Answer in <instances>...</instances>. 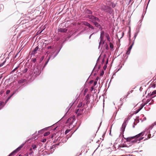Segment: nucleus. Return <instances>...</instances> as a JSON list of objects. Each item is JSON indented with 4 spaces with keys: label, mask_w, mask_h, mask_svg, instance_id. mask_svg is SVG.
<instances>
[{
    "label": "nucleus",
    "mask_w": 156,
    "mask_h": 156,
    "mask_svg": "<svg viewBox=\"0 0 156 156\" xmlns=\"http://www.w3.org/2000/svg\"><path fill=\"white\" fill-rule=\"evenodd\" d=\"M100 78L99 77H97L95 81H97Z\"/></svg>",
    "instance_id": "a18cd8bd"
},
{
    "label": "nucleus",
    "mask_w": 156,
    "mask_h": 156,
    "mask_svg": "<svg viewBox=\"0 0 156 156\" xmlns=\"http://www.w3.org/2000/svg\"><path fill=\"white\" fill-rule=\"evenodd\" d=\"M149 136V135H148V138H150L151 137V134H150V136Z\"/></svg>",
    "instance_id": "680f3d73"
},
{
    "label": "nucleus",
    "mask_w": 156,
    "mask_h": 156,
    "mask_svg": "<svg viewBox=\"0 0 156 156\" xmlns=\"http://www.w3.org/2000/svg\"><path fill=\"white\" fill-rule=\"evenodd\" d=\"M19 66H18L17 67H16L11 71V73H13L16 70H17L19 68Z\"/></svg>",
    "instance_id": "6ab92c4d"
},
{
    "label": "nucleus",
    "mask_w": 156,
    "mask_h": 156,
    "mask_svg": "<svg viewBox=\"0 0 156 156\" xmlns=\"http://www.w3.org/2000/svg\"><path fill=\"white\" fill-rule=\"evenodd\" d=\"M51 48V46H49L48 47V49H50V48Z\"/></svg>",
    "instance_id": "13d9d810"
},
{
    "label": "nucleus",
    "mask_w": 156,
    "mask_h": 156,
    "mask_svg": "<svg viewBox=\"0 0 156 156\" xmlns=\"http://www.w3.org/2000/svg\"><path fill=\"white\" fill-rule=\"evenodd\" d=\"M88 90L87 89H85L84 91V92H83V94L84 95H85L87 93V92Z\"/></svg>",
    "instance_id": "c756f323"
},
{
    "label": "nucleus",
    "mask_w": 156,
    "mask_h": 156,
    "mask_svg": "<svg viewBox=\"0 0 156 156\" xmlns=\"http://www.w3.org/2000/svg\"><path fill=\"white\" fill-rule=\"evenodd\" d=\"M75 120V117L74 116L69 118L67 120L66 123L67 124V125H69V126H70L71 125H72L73 123V122Z\"/></svg>",
    "instance_id": "39448f33"
},
{
    "label": "nucleus",
    "mask_w": 156,
    "mask_h": 156,
    "mask_svg": "<svg viewBox=\"0 0 156 156\" xmlns=\"http://www.w3.org/2000/svg\"><path fill=\"white\" fill-rule=\"evenodd\" d=\"M108 60L107 59V61L106 62V65L108 63Z\"/></svg>",
    "instance_id": "bf43d9fd"
},
{
    "label": "nucleus",
    "mask_w": 156,
    "mask_h": 156,
    "mask_svg": "<svg viewBox=\"0 0 156 156\" xmlns=\"http://www.w3.org/2000/svg\"><path fill=\"white\" fill-rule=\"evenodd\" d=\"M70 131V130L69 129H67L66 130L65 132V134H67L68 133L69 131Z\"/></svg>",
    "instance_id": "f704fd0d"
},
{
    "label": "nucleus",
    "mask_w": 156,
    "mask_h": 156,
    "mask_svg": "<svg viewBox=\"0 0 156 156\" xmlns=\"http://www.w3.org/2000/svg\"><path fill=\"white\" fill-rule=\"evenodd\" d=\"M152 87L153 88H154L155 87V84H153L152 86Z\"/></svg>",
    "instance_id": "6e6d98bb"
},
{
    "label": "nucleus",
    "mask_w": 156,
    "mask_h": 156,
    "mask_svg": "<svg viewBox=\"0 0 156 156\" xmlns=\"http://www.w3.org/2000/svg\"><path fill=\"white\" fill-rule=\"evenodd\" d=\"M5 62V61L2 64H0V66H2L3 65L4 63Z\"/></svg>",
    "instance_id": "603ef678"
},
{
    "label": "nucleus",
    "mask_w": 156,
    "mask_h": 156,
    "mask_svg": "<svg viewBox=\"0 0 156 156\" xmlns=\"http://www.w3.org/2000/svg\"><path fill=\"white\" fill-rule=\"evenodd\" d=\"M85 29H83V30H82L81 32H80V33L81 34V32H83V31H85Z\"/></svg>",
    "instance_id": "e2e57ef3"
},
{
    "label": "nucleus",
    "mask_w": 156,
    "mask_h": 156,
    "mask_svg": "<svg viewBox=\"0 0 156 156\" xmlns=\"http://www.w3.org/2000/svg\"><path fill=\"white\" fill-rule=\"evenodd\" d=\"M86 12L88 14H92V12L89 9H87L86 10Z\"/></svg>",
    "instance_id": "2eb2a0df"
},
{
    "label": "nucleus",
    "mask_w": 156,
    "mask_h": 156,
    "mask_svg": "<svg viewBox=\"0 0 156 156\" xmlns=\"http://www.w3.org/2000/svg\"><path fill=\"white\" fill-rule=\"evenodd\" d=\"M105 10L107 12L112 14L113 12V10L110 7L108 6H105Z\"/></svg>",
    "instance_id": "0eeeda50"
},
{
    "label": "nucleus",
    "mask_w": 156,
    "mask_h": 156,
    "mask_svg": "<svg viewBox=\"0 0 156 156\" xmlns=\"http://www.w3.org/2000/svg\"><path fill=\"white\" fill-rule=\"evenodd\" d=\"M84 105V104L82 102H80V103L79 104V108L83 107Z\"/></svg>",
    "instance_id": "f3484780"
},
{
    "label": "nucleus",
    "mask_w": 156,
    "mask_h": 156,
    "mask_svg": "<svg viewBox=\"0 0 156 156\" xmlns=\"http://www.w3.org/2000/svg\"><path fill=\"white\" fill-rule=\"evenodd\" d=\"M104 61H105V60H104V59H103L102 60V64H103L104 63Z\"/></svg>",
    "instance_id": "4d7b16f0"
},
{
    "label": "nucleus",
    "mask_w": 156,
    "mask_h": 156,
    "mask_svg": "<svg viewBox=\"0 0 156 156\" xmlns=\"http://www.w3.org/2000/svg\"><path fill=\"white\" fill-rule=\"evenodd\" d=\"M5 104V103H4L3 102H0V107L1 106H2V107H3Z\"/></svg>",
    "instance_id": "393cba45"
},
{
    "label": "nucleus",
    "mask_w": 156,
    "mask_h": 156,
    "mask_svg": "<svg viewBox=\"0 0 156 156\" xmlns=\"http://www.w3.org/2000/svg\"><path fill=\"white\" fill-rule=\"evenodd\" d=\"M97 81H95L94 82V86H95L97 84Z\"/></svg>",
    "instance_id": "58836bf2"
},
{
    "label": "nucleus",
    "mask_w": 156,
    "mask_h": 156,
    "mask_svg": "<svg viewBox=\"0 0 156 156\" xmlns=\"http://www.w3.org/2000/svg\"><path fill=\"white\" fill-rule=\"evenodd\" d=\"M28 70V69L27 68H25V69L23 71H22V72L23 73H26Z\"/></svg>",
    "instance_id": "bb28decb"
},
{
    "label": "nucleus",
    "mask_w": 156,
    "mask_h": 156,
    "mask_svg": "<svg viewBox=\"0 0 156 156\" xmlns=\"http://www.w3.org/2000/svg\"><path fill=\"white\" fill-rule=\"evenodd\" d=\"M43 131V129L41 130L38 131V133H40L41 132Z\"/></svg>",
    "instance_id": "3c124183"
},
{
    "label": "nucleus",
    "mask_w": 156,
    "mask_h": 156,
    "mask_svg": "<svg viewBox=\"0 0 156 156\" xmlns=\"http://www.w3.org/2000/svg\"><path fill=\"white\" fill-rule=\"evenodd\" d=\"M140 116L141 117H144V115L143 114H142V115H141Z\"/></svg>",
    "instance_id": "052dcab7"
},
{
    "label": "nucleus",
    "mask_w": 156,
    "mask_h": 156,
    "mask_svg": "<svg viewBox=\"0 0 156 156\" xmlns=\"http://www.w3.org/2000/svg\"><path fill=\"white\" fill-rule=\"evenodd\" d=\"M67 29L66 28H59L58 29V31L61 33H66Z\"/></svg>",
    "instance_id": "f8f14e48"
},
{
    "label": "nucleus",
    "mask_w": 156,
    "mask_h": 156,
    "mask_svg": "<svg viewBox=\"0 0 156 156\" xmlns=\"http://www.w3.org/2000/svg\"><path fill=\"white\" fill-rule=\"evenodd\" d=\"M104 71H101V73H100V76H103V75H104Z\"/></svg>",
    "instance_id": "2f4dec72"
},
{
    "label": "nucleus",
    "mask_w": 156,
    "mask_h": 156,
    "mask_svg": "<svg viewBox=\"0 0 156 156\" xmlns=\"http://www.w3.org/2000/svg\"><path fill=\"white\" fill-rule=\"evenodd\" d=\"M107 65L106 64L104 66V67H103V69H104V70H105L107 68Z\"/></svg>",
    "instance_id": "4c0bfd02"
},
{
    "label": "nucleus",
    "mask_w": 156,
    "mask_h": 156,
    "mask_svg": "<svg viewBox=\"0 0 156 156\" xmlns=\"http://www.w3.org/2000/svg\"><path fill=\"white\" fill-rule=\"evenodd\" d=\"M109 45H110V47L111 49H113L114 48V46L110 42H109Z\"/></svg>",
    "instance_id": "a878e982"
},
{
    "label": "nucleus",
    "mask_w": 156,
    "mask_h": 156,
    "mask_svg": "<svg viewBox=\"0 0 156 156\" xmlns=\"http://www.w3.org/2000/svg\"><path fill=\"white\" fill-rule=\"evenodd\" d=\"M14 94V93H13V94H12L9 97L8 99H7V100L6 101L5 103H7V102L10 99V98H11V97Z\"/></svg>",
    "instance_id": "aec40b11"
},
{
    "label": "nucleus",
    "mask_w": 156,
    "mask_h": 156,
    "mask_svg": "<svg viewBox=\"0 0 156 156\" xmlns=\"http://www.w3.org/2000/svg\"><path fill=\"white\" fill-rule=\"evenodd\" d=\"M156 94V90L154 91L151 94H148L147 96H146V98H149L151 96L153 95Z\"/></svg>",
    "instance_id": "ddd939ff"
},
{
    "label": "nucleus",
    "mask_w": 156,
    "mask_h": 156,
    "mask_svg": "<svg viewBox=\"0 0 156 156\" xmlns=\"http://www.w3.org/2000/svg\"><path fill=\"white\" fill-rule=\"evenodd\" d=\"M10 92V90H7L6 92V94H8Z\"/></svg>",
    "instance_id": "a19ab883"
},
{
    "label": "nucleus",
    "mask_w": 156,
    "mask_h": 156,
    "mask_svg": "<svg viewBox=\"0 0 156 156\" xmlns=\"http://www.w3.org/2000/svg\"><path fill=\"white\" fill-rule=\"evenodd\" d=\"M145 105V104H144L140 108H141V109L143 108V107Z\"/></svg>",
    "instance_id": "79ce46f5"
},
{
    "label": "nucleus",
    "mask_w": 156,
    "mask_h": 156,
    "mask_svg": "<svg viewBox=\"0 0 156 156\" xmlns=\"http://www.w3.org/2000/svg\"><path fill=\"white\" fill-rule=\"evenodd\" d=\"M91 96V94H87L85 98V100L86 101V104H88L90 102V98Z\"/></svg>",
    "instance_id": "9b49d317"
},
{
    "label": "nucleus",
    "mask_w": 156,
    "mask_h": 156,
    "mask_svg": "<svg viewBox=\"0 0 156 156\" xmlns=\"http://www.w3.org/2000/svg\"><path fill=\"white\" fill-rule=\"evenodd\" d=\"M156 126V121L150 126L148 128L146 129V132L147 133H150V130L153 128V126Z\"/></svg>",
    "instance_id": "9d476101"
},
{
    "label": "nucleus",
    "mask_w": 156,
    "mask_h": 156,
    "mask_svg": "<svg viewBox=\"0 0 156 156\" xmlns=\"http://www.w3.org/2000/svg\"><path fill=\"white\" fill-rule=\"evenodd\" d=\"M33 153H34L33 151H31L30 152V153H29V154L30 155H33Z\"/></svg>",
    "instance_id": "49530a36"
},
{
    "label": "nucleus",
    "mask_w": 156,
    "mask_h": 156,
    "mask_svg": "<svg viewBox=\"0 0 156 156\" xmlns=\"http://www.w3.org/2000/svg\"><path fill=\"white\" fill-rule=\"evenodd\" d=\"M111 6H112V7L113 8H114L115 7V6H116V4L115 3H111Z\"/></svg>",
    "instance_id": "b1692460"
},
{
    "label": "nucleus",
    "mask_w": 156,
    "mask_h": 156,
    "mask_svg": "<svg viewBox=\"0 0 156 156\" xmlns=\"http://www.w3.org/2000/svg\"><path fill=\"white\" fill-rule=\"evenodd\" d=\"M128 122V119H125L123 123L122 124V126L121 129V134L122 133L123 134V133L125 131V128Z\"/></svg>",
    "instance_id": "20e7f679"
},
{
    "label": "nucleus",
    "mask_w": 156,
    "mask_h": 156,
    "mask_svg": "<svg viewBox=\"0 0 156 156\" xmlns=\"http://www.w3.org/2000/svg\"><path fill=\"white\" fill-rule=\"evenodd\" d=\"M130 51H129V50L128 49L127 52L126 53V54H127V55H129L130 54Z\"/></svg>",
    "instance_id": "72a5a7b5"
},
{
    "label": "nucleus",
    "mask_w": 156,
    "mask_h": 156,
    "mask_svg": "<svg viewBox=\"0 0 156 156\" xmlns=\"http://www.w3.org/2000/svg\"><path fill=\"white\" fill-rule=\"evenodd\" d=\"M76 113H77L78 112V109L76 110Z\"/></svg>",
    "instance_id": "338daca9"
},
{
    "label": "nucleus",
    "mask_w": 156,
    "mask_h": 156,
    "mask_svg": "<svg viewBox=\"0 0 156 156\" xmlns=\"http://www.w3.org/2000/svg\"><path fill=\"white\" fill-rule=\"evenodd\" d=\"M94 89V87H91V91L93 90Z\"/></svg>",
    "instance_id": "864d4df0"
},
{
    "label": "nucleus",
    "mask_w": 156,
    "mask_h": 156,
    "mask_svg": "<svg viewBox=\"0 0 156 156\" xmlns=\"http://www.w3.org/2000/svg\"><path fill=\"white\" fill-rule=\"evenodd\" d=\"M88 17L96 27L99 28V30H102V28L101 26L98 23V22H100V20L98 18L91 15H88Z\"/></svg>",
    "instance_id": "7ed1b4c3"
},
{
    "label": "nucleus",
    "mask_w": 156,
    "mask_h": 156,
    "mask_svg": "<svg viewBox=\"0 0 156 156\" xmlns=\"http://www.w3.org/2000/svg\"><path fill=\"white\" fill-rule=\"evenodd\" d=\"M38 49V47H37V46L35 48V49H34V51H33V52L32 53V54L33 55H34L36 53V51H37Z\"/></svg>",
    "instance_id": "4468645a"
},
{
    "label": "nucleus",
    "mask_w": 156,
    "mask_h": 156,
    "mask_svg": "<svg viewBox=\"0 0 156 156\" xmlns=\"http://www.w3.org/2000/svg\"><path fill=\"white\" fill-rule=\"evenodd\" d=\"M134 42L133 41L132 44L128 48V49L129 50V51H130L131 49H132V46H133V44H134Z\"/></svg>",
    "instance_id": "5701e85b"
},
{
    "label": "nucleus",
    "mask_w": 156,
    "mask_h": 156,
    "mask_svg": "<svg viewBox=\"0 0 156 156\" xmlns=\"http://www.w3.org/2000/svg\"><path fill=\"white\" fill-rule=\"evenodd\" d=\"M83 24L84 25L88 27H89L90 25L89 23L87 22H84L83 23Z\"/></svg>",
    "instance_id": "dca6fc26"
},
{
    "label": "nucleus",
    "mask_w": 156,
    "mask_h": 156,
    "mask_svg": "<svg viewBox=\"0 0 156 156\" xmlns=\"http://www.w3.org/2000/svg\"><path fill=\"white\" fill-rule=\"evenodd\" d=\"M127 95H125L124 96V98H123V99H122V98H121L120 99V101H121L122 99H123L124 98H127Z\"/></svg>",
    "instance_id": "ea45409f"
},
{
    "label": "nucleus",
    "mask_w": 156,
    "mask_h": 156,
    "mask_svg": "<svg viewBox=\"0 0 156 156\" xmlns=\"http://www.w3.org/2000/svg\"><path fill=\"white\" fill-rule=\"evenodd\" d=\"M144 133V132H142L134 136L128 137L126 139V141L127 142H131L132 143H138L140 141L143 139L144 137L138 138L141 136H143Z\"/></svg>",
    "instance_id": "f257e3e1"
},
{
    "label": "nucleus",
    "mask_w": 156,
    "mask_h": 156,
    "mask_svg": "<svg viewBox=\"0 0 156 156\" xmlns=\"http://www.w3.org/2000/svg\"><path fill=\"white\" fill-rule=\"evenodd\" d=\"M50 134V132L49 131H48L47 132H46L44 134V136H47L48 135Z\"/></svg>",
    "instance_id": "4be33fe9"
},
{
    "label": "nucleus",
    "mask_w": 156,
    "mask_h": 156,
    "mask_svg": "<svg viewBox=\"0 0 156 156\" xmlns=\"http://www.w3.org/2000/svg\"><path fill=\"white\" fill-rule=\"evenodd\" d=\"M32 147L34 150H35L37 148V146L35 144H33L32 146Z\"/></svg>",
    "instance_id": "412c9836"
},
{
    "label": "nucleus",
    "mask_w": 156,
    "mask_h": 156,
    "mask_svg": "<svg viewBox=\"0 0 156 156\" xmlns=\"http://www.w3.org/2000/svg\"><path fill=\"white\" fill-rule=\"evenodd\" d=\"M104 36L107 38V41L110 42L111 39L109 34L107 32H105L103 31H101L100 32V42H99V45L98 49H99L101 46L102 47V45L105 43V40H103Z\"/></svg>",
    "instance_id": "f03ea898"
},
{
    "label": "nucleus",
    "mask_w": 156,
    "mask_h": 156,
    "mask_svg": "<svg viewBox=\"0 0 156 156\" xmlns=\"http://www.w3.org/2000/svg\"><path fill=\"white\" fill-rule=\"evenodd\" d=\"M49 59H50V58L48 59V61L46 62L44 66H45V65L47 64V63H48V61L49 60Z\"/></svg>",
    "instance_id": "de8ad7c7"
},
{
    "label": "nucleus",
    "mask_w": 156,
    "mask_h": 156,
    "mask_svg": "<svg viewBox=\"0 0 156 156\" xmlns=\"http://www.w3.org/2000/svg\"><path fill=\"white\" fill-rule=\"evenodd\" d=\"M99 58H98V59L97 60V63H96V65H95V66H94V69H93V71H92V72H95V73H94V76H95L96 74V73H97L96 71H97V72H98L99 69H100V68H101V66L100 65H99L98 66L97 70H96V66H97V63L98 61L99 60Z\"/></svg>",
    "instance_id": "1a4fd4ad"
},
{
    "label": "nucleus",
    "mask_w": 156,
    "mask_h": 156,
    "mask_svg": "<svg viewBox=\"0 0 156 156\" xmlns=\"http://www.w3.org/2000/svg\"><path fill=\"white\" fill-rule=\"evenodd\" d=\"M46 139L45 138L42 139L41 140V141L42 142H45L46 141Z\"/></svg>",
    "instance_id": "cd10ccee"
},
{
    "label": "nucleus",
    "mask_w": 156,
    "mask_h": 156,
    "mask_svg": "<svg viewBox=\"0 0 156 156\" xmlns=\"http://www.w3.org/2000/svg\"><path fill=\"white\" fill-rule=\"evenodd\" d=\"M30 152L33 151L32 149V148H30Z\"/></svg>",
    "instance_id": "0e129e2a"
},
{
    "label": "nucleus",
    "mask_w": 156,
    "mask_h": 156,
    "mask_svg": "<svg viewBox=\"0 0 156 156\" xmlns=\"http://www.w3.org/2000/svg\"><path fill=\"white\" fill-rule=\"evenodd\" d=\"M36 61V58H34L33 59V61L34 62H35Z\"/></svg>",
    "instance_id": "5fc2aeb1"
},
{
    "label": "nucleus",
    "mask_w": 156,
    "mask_h": 156,
    "mask_svg": "<svg viewBox=\"0 0 156 156\" xmlns=\"http://www.w3.org/2000/svg\"><path fill=\"white\" fill-rule=\"evenodd\" d=\"M24 80H20L18 81V83H23L24 82Z\"/></svg>",
    "instance_id": "7c9ffc66"
},
{
    "label": "nucleus",
    "mask_w": 156,
    "mask_h": 156,
    "mask_svg": "<svg viewBox=\"0 0 156 156\" xmlns=\"http://www.w3.org/2000/svg\"><path fill=\"white\" fill-rule=\"evenodd\" d=\"M141 110V108H139L136 111V112H135V113L136 114L137 113H138L140 110Z\"/></svg>",
    "instance_id": "473e14b6"
},
{
    "label": "nucleus",
    "mask_w": 156,
    "mask_h": 156,
    "mask_svg": "<svg viewBox=\"0 0 156 156\" xmlns=\"http://www.w3.org/2000/svg\"><path fill=\"white\" fill-rule=\"evenodd\" d=\"M150 100H151V99H147V100L146 102L145 103H144V104H145V105L147 104L148 103H149V101H150Z\"/></svg>",
    "instance_id": "c85d7f7f"
},
{
    "label": "nucleus",
    "mask_w": 156,
    "mask_h": 156,
    "mask_svg": "<svg viewBox=\"0 0 156 156\" xmlns=\"http://www.w3.org/2000/svg\"><path fill=\"white\" fill-rule=\"evenodd\" d=\"M93 80H91L89 82L90 83V84H91V83H93Z\"/></svg>",
    "instance_id": "8fccbe9b"
},
{
    "label": "nucleus",
    "mask_w": 156,
    "mask_h": 156,
    "mask_svg": "<svg viewBox=\"0 0 156 156\" xmlns=\"http://www.w3.org/2000/svg\"><path fill=\"white\" fill-rule=\"evenodd\" d=\"M89 27L91 28L93 30L94 29V27L92 25H90V26H89Z\"/></svg>",
    "instance_id": "c9c22d12"
},
{
    "label": "nucleus",
    "mask_w": 156,
    "mask_h": 156,
    "mask_svg": "<svg viewBox=\"0 0 156 156\" xmlns=\"http://www.w3.org/2000/svg\"><path fill=\"white\" fill-rule=\"evenodd\" d=\"M80 115H81V114H80L79 113V115H78L79 116H80Z\"/></svg>",
    "instance_id": "774afa93"
},
{
    "label": "nucleus",
    "mask_w": 156,
    "mask_h": 156,
    "mask_svg": "<svg viewBox=\"0 0 156 156\" xmlns=\"http://www.w3.org/2000/svg\"><path fill=\"white\" fill-rule=\"evenodd\" d=\"M106 49L107 50H108L109 49V47L108 46V45L107 44H106Z\"/></svg>",
    "instance_id": "37998d69"
},
{
    "label": "nucleus",
    "mask_w": 156,
    "mask_h": 156,
    "mask_svg": "<svg viewBox=\"0 0 156 156\" xmlns=\"http://www.w3.org/2000/svg\"><path fill=\"white\" fill-rule=\"evenodd\" d=\"M109 134L110 135H111V130H110V133H109Z\"/></svg>",
    "instance_id": "69168bd1"
},
{
    "label": "nucleus",
    "mask_w": 156,
    "mask_h": 156,
    "mask_svg": "<svg viewBox=\"0 0 156 156\" xmlns=\"http://www.w3.org/2000/svg\"><path fill=\"white\" fill-rule=\"evenodd\" d=\"M34 73L35 76H38L40 73L41 71L37 67H35L34 69Z\"/></svg>",
    "instance_id": "6e6552de"
},
{
    "label": "nucleus",
    "mask_w": 156,
    "mask_h": 156,
    "mask_svg": "<svg viewBox=\"0 0 156 156\" xmlns=\"http://www.w3.org/2000/svg\"><path fill=\"white\" fill-rule=\"evenodd\" d=\"M139 32V31H137L135 33V34L134 35V40H133V41L134 42V40L136 38V36H137L138 33Z\"/></svg>",
    "instance_id": "a211bd4d"
},
{
    "label": "nucleus",
    "mask_w": 156,
    "mask_h": 156,
    "mask_svg": "<svg viewBox=\"0 0 156 156\" xmlns=\"http://www.w3.org/2000/svg\"><path fill=\"white\" fill-rule=\"evenodd\" d=\"M94 34V33H93L92 34H90V36L89 37V39H90L92 35H93V34Z\"/></svg>",
    "instance_id": "c03bdc74"
},
{
    "label": "nucleus",
    "mask_w": 156,
    "mask_h": 156,
    "mask_svg": "<svg viewBox=\"0 0 156 156\" xmlns=\"http://www.w3.org/2000/svg\"><path fill=\"white\" fill-rule=\"evenodd\" d=\"M146 119V118L145 117H144V119H142V121H145Z\"/></svg>",
    "instance_id": "09e8293b"
},
{
    "label": "nucleus",
    "mask_w": 156,
    "mask_h": 156,
    "mask_svg": "<svg viewBox=\"0 0 156 156\" xmlns=\"http://www.w3.org/2000/svg\"><path fill=\"white\" fill-rule=\"evenodd\" d=\"M133 91V90H131L130 91H129L127 93V96H128L129 94L130 93H132Z\"/></svg>",
    "instance_id": "e433bc0d"
},
{
    "label": "nucleus",
    "mask_w": 156,
    "mask_h": 156,
    "mask_svg": "<svg viewBox=\"0 0 156 156\" xmlns=\"http://www.w3.org/2000/svg\"><path fill=\"white\" fill-rule=\"evenodd\" d=\"M23 145H21L20 146L18 147L16 149L11 153L8 156H13L16 153L20 150L23 147Z\"/></svg>",
    "instance_id": "423d86ee"
}]
</instances>
